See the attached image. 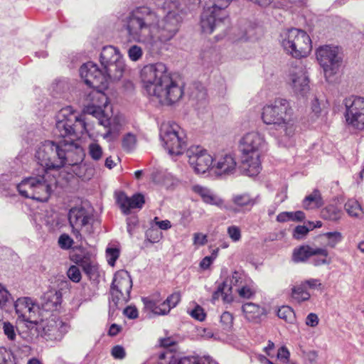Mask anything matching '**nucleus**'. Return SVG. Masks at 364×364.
I'll use <instances>...</instances> for the list:
<instances>
[{
  "mask_svg": "<svg viewBox=\"0 0 364 364\" xmlns=\"http://www.w3.org/2000/svg\"><path fill=\"white\" fill-rule=\"evenodd\" d=\"M220 296L223 297V300L225 302L229 303L232 301L231 287L228 284L227 280L218 285L217 290L213 294L212 300L215 301Z\"/></svg>",
  "mask_w": 364,
  "mask_h": 364,
  "instance_id": "nucleus-29",
  "label": "nucleus"
},
{
  "mask_svg": "<svg viewBox=\"0 0 364 364\" xmlns=\"http://www.w3.org/2000/svg\"><path fill=\"white\" fill-rule=\"evenodd\" d=\"M328 240L327 246L333 248L343 240L342 234L340 232H328L323 235Z\"/></svg>",
  "mask_w": 364,
  "mask_h": 364,
  "instance_id": "nucleus-41",
  "label": "nucleus"
},
{
  "mask_svg": "<svg viewBox=\"0 0 364 364\" xmlns=\"http://www.w3.org/2000/svg\"><path fill=\"white\" fill-rule=\"evenodd\" d=\"M191 316L198 321H202L205 318V314L202 307L197 306L190 312Z\"/></svg>",
  "mask_w": 364,
  "mask_h": 364,
  "instance_id": "nucleus-56",
  "label": "nucleus"
},
{
  "mask_svg": "<svg viewBox=\"0 0 364 364\" xmlns=\"http://www.w3.org/2000/svg\"><path fill=\"white\" fill-rule=\"evenodd\" d=\"M103 114L104 112L100 117H97L99 119L100 124L103 125L107 129L102 136L105 139L112 140L118 135L120 125L115 122V119H105L104 117L101 119Z\"/></svg>",
  "mask_w": 364,
  "mask_h": 364,
  "instance_id": "nucleus-26",
  "label": "nucleus"
},
{
  "mask_svg": "<svg viewBox=\"0 0 364 364\" xmlns=\"http://www.w3.org/2000/svg\"><path fill=\"white\" fill-rule=\"evenodd\" d=\"M262 119L266 124H273V105H267L264 106L262 112Z\"/></svg>",
  "mask_w": 364,
  "mask_h": 364,
  "instance_id": "nucleus-47",
  "label": "nucleus"
},
{
  "mask_svg": "<svg viewBox=\"0 0 364 364\" xmlns=\"http://www.w3.org/2000/svg\"><path fill=\"white\" fill-rule=\"evenodd\" d=\"M73 243V239L67 234H62L58 238V245L63 250L70 249Z\"/></svg>",
  "mask_w": 364,
  "mask_h": 364,
  "instance_id": "nucleus-52",
  "label": "nucleus"
},
{
  "mask_svg": "<svg viewBox=\"0 0 364 364\" xmlns=\"http://www.w3.org/2000/svg\"><path fill=\"white\" fill-rule=\"evenodd\" d=\"M328 252L326 248L316 246L301 245L294 250L292 259L295 262H303L308 259L315 266L329 264Z\"/></svg>",
  "mask_w": 364,
  "mask_h": 364,
  "instance_id": "nucleus-14",
  "label": "nucleus"
},
{
  "mask_svg": "<svg viewBox=\"0 0 364 364\" xmlns=\"http://www.w3.org/2000/svg\"><path fill=\"white\" fill-rule=\"evenodd\" d=\"M276 125L284 128L288 139L291 138L295 132L296 118L289 102L285 99H274V127Z\"/></svg>",
  "mask_w": 364,
  "mask_h": 364,
  "instance_id": "nucleus-11",
  "label": "nucleus"
},
{
  "mask_svg": "<svg viewBox=\"0 0 364 364\" xmlns=\"http://www.w3.org/2000/svg\"><path fill=\"white\" fill-rule=\"evenodd\" d=\"M166 300L168 303L169 306L173 309L176 307L181 301V294L178 291L173 292L170 296H168Z\"/></svg>",
  "mask_w": 364,
  "mask_h": 364,
  "instance_id": "nucleus-59",
  "label": "nucleus"
},
{
  "mask_svg": "<svg viewBox=\"0 0 364 364\" xmlns=\"http://www.w3.org/2000/svg\"><path fill=\"white\" fill-rule=\"evenodd\" d=\"M79 266L82 268L89 279H92L97 276V267L92 264L88 260H82L79 264Z\"/></svg>",
  "mask_w": 364,
  "mask_h": 364,
  "instance_id": "nucleus-42",
  "label": "nucleus"
},
{
  "mask_svg": "<svg viewBox=\"0 0 364 364\" xmlns=\"http://www.w3.org/2000/svg\"><path fill=\"white\" fill-rule=\"evenodd\" d=\"M121 58L122 56L119 50L112 46L103 47L100 55V61L103 68Z\"/></svg>",
  "mask_w": 364,
  "mask_h": 364,
  "instance_id": "nucleus-23",
  "label": "nucleus"
},
{
  "mask_svg": "<svg viewBox=\"0 0 364 364\" xmlns=\"http://www.w3.org/2000/svg\"><path fill=\"white\" fill-rule=\"evenodd\" d=\"M321 215L324 220L335 221L341 217V210L337 205L331 204L321 210Z\"/></svg>",
  "mask_w": 364,
  "mask_h": 364,
  "instance_id": "nucleus-33",
  "label": "nucleus"
},
{
  "mask_svg": "<svg viewBox=\"0 0 364 364\" xmlns=\"http://www.w3.org/2000/svg\"><path fill=\"white\" fill-rule=\"evenodd\" d=\"M203 1L204 6L200 14V26L203 33L210 34L216 28L228 22L227 8L211 0Z\"/></svg>",
  "mask_w": 364,
  "mask_h": 364,
  "instance_id": "nucleus-10",
  "label": "nucleus"
},
{
  "mask_svg": "<svg viewBox=\"0 0 364 364\" xmlns=\"http://www.w3.org/2000/svg\"><path fill=\"white\" fill-rule=\"evenodd\" d=\"M12 304V299L11 294L6 289L0 284V322H1L3 316L2 312L9 311V308Z\"/></svg>",
  "mask_w": 364,
  "mask_h": 364,
  "instance_id": "nucleus-30",
  "label": "nucleus"
},
{
  "mask_svg": "<svg viewBox=\"0 0 364 364\" xmlns=\"http://www.w3.org/2000/svg\"><path fill=\"white\" fill-rule=\"evenodd\" d=\"M178 364H215L209 355L186 356L181 358Z\"/></svg>",
  "mask_w": 364,
  "mask_h": 364,
  "instance_id": "nucleus-34",
  "label": "nucleus"
},
{
  "mask_svg": "<svg viewBox=\"0 0 364 364\" xmlns=\"http://www.w3.org/2000/svg\"><path fill=\"white\" fill-rule=\"evenodd\" d=\"M48 171L43 173L42 168L36 175L24 178L18 183L16 176L11 173L0 176V193L9 196L13 195L14 189L25 198L38 201H47L52 191V182L46 178Z\"/></svg>",
  "mask_w": 364,
  "mask_h": 364,
  "instance_id": "nucleus-4",
  "label": "nucleus"
},
{
  "mask_svg": "<svg viewBox=\"0 0 364 364\" xmlns=\"http://www.w3.org/2000/svg\"><path fill=\"white\" fill-rule=\"evenodd\" d=\"M68 277L74 282H79L81 279V273L79 267L71 266L67 272Z\"/></svg>",
  "mask_w": 364,
  "mask_h": 364,
  "instance_id": "nucleus-50",
  "label": "nucleus"
},
{
  "mask_svg": "<svg viewBox=\"0 0 364 364\" xmlns=\"http://www.w3.org/2000/svg\"><path fill=\"white\" fill-rule=\"evenodd\" d=\"M11 299L12 304L11 307H8L9 308V311L8 312H10L11 310L14 308L18 318H21L23 321L34 324L37 323L36 317V314L39 311V307L37 304L33 302L31 298H19L15 302L12 297Z\"/></svg>",
  "mask_w": 364,
  "mask_h": 364,
  "instance_id": "nucleus-17",
  "label": "nucleus"
},
{
  "mask_svg": "<svg viewBox=\"0 0 364 364\" xmlns=\"http://www.w3.org/2000/svg\"><path fill=\"white\" fill-rule=\"evenodd\" d=\"M212 169L218 176H230L237 171L235 158L231 154H225L215 159Z\"/></svg>",
  "mask_w": 364,
  "mask_h": 364,
  "instance_id": "nucleus-20",
  "label": "nucleus"
},
{
  "mask_svg": "<svg viewBox=\"0 0 364 364\" xmlns=\"http://www.w3.org/2000/svg\"><path fill=\"white\" fill-rule=\"evenodd\" d=\"M220 322L224 329H230L232 326L233 316L228 311H225L220 316Z\"/></svg>",
  "mask_w": 364,
  "mask_h": 364,
  "instance_id": "nucleus-51",
  "label": "nucleus"
},
{
  "mask_svg": "<svg viewBox=\"0 0 364 364\" xmlns=\"http://www.w3.org/2000/svg\"><path fill=\"white\" fill-rule=\"evenodd\" d=\"M347 125L357 130L364 129V98L350 96L343 100Z\"/></svg>",
  "mask_w": 364,
  "mask_h": 364,
  "instance_id": "nucleus-12",
  "label": "nucleus"
},
{
  "mask_svg": "<svg viewBox=\"0 0 364 364\" xmlns=\"http://www.w3.org/2000/svg\"><path fill=\"white\" fill-rule=\"evenodd\" d=\"M318 317L314 313H310L306 318V324L311 327H316L318 324Z\"/></svg>",
  "mask_w": 364,
  "mask_h": 364,
  "instance_id": "nucleus-61",
  "label": "nucleus"
},
{
  "mask_svg": "<svg viewBox=\"0 0 364 364\" xmlns=\"http://www.w3.org/2000/svg\"><path fill=\"white\" fill-rule=\"evenodd\" d=\"M117 203L122 212L127 215L132 209L141 208L145 200L144 196L141 193H136L129 197L124 192H120L117 196Z\"/></svg>",
  "mask_w": 364,
  "mask_h": 364,
  "instance_id": "nucleus-21",
  "label": "nucleus"
},
{
  "mask_svg": "<svg viewBox=\"0 0 364 364\" xmlns=\"http://www.w3.org/2000/svg\"><path fill=\"white\" fill-rule=\"evenodd\" d=\"M249 279H250L247 278L244 273L235 271L233 272L231 277L229 279H227L226 280L232 289V286L238 287V288L240 287Z\"/></svg>",
  "mask_w": 364,
  "mask_h": 364,
  "instance_id": "nucleus-40",
  "label": "nucleus"
},
{
  "mask_svg": "<svg viewBox=\"0 0 364 364\" xmlns=\"http://www.w3.org/2000/svg\"><path fill=\"white\" fill-rule=\"evenodd\" d=\"M106 256L108 264L111 266H114L119 256V250L115 247H108L106 250Z\"/></svg>",
  "mask_w": 364,
  "mask_h": 364,
  "instance_id": "nucleus-49",
  "label": "nucleus"
},
{
  "mask_svg": "<svg viewBox=\"0 0 364 364\" xmlns=\"http://www.w3.org/2000/svg\"><path fill=\"white\" fill-rule=\"evenodd\" d=\"M132 288V280L129 272L126 270L117 272L109 290V316H113L121 306L129 301Z\"/></svg>",
  "mask_w": 364,
  "mask_h": 364,
  "instance_id": "nucleus-7",
  "label": "nucleus"
},
{
  "mask_svg": "<svg viewBox=\"0 0 364 364\" xmlns=\"http://www.w3.org/2000/svg\"><path fill=\"white\" fill-rule=\"evenodd\" d=\"M228 234L233 242H237L241 239L240 229L235 225L228 228Z\"/></svg>",
  "mask_w": 364,
  "mask_h": 364,
  "instance_id": "nucleus-53",
  "label": "nucleus"
},
{
  "mask_svg": "<svg viewBox=\"0 0 364 364\" xmlns=\"http://www.w3.org/2000/svg\"><path fill=\"white\" fill-rule=\"evenodd\" d=\"M80 74L85 84L93 88L85 94L84 110L95 117H99L108 103V97L103 92L108 87L107 76L92 62L84 63L80 68Z\"/></svg>",
  "mask_w": 364,
  "mask_h": 364,
  "instance_id": "nucleus-5",
  "label": "nucleus"
},
{
  "mask_svg": "<svg viewBox=\"0 0 364 364\" xmlns=\"http://www.w3.org/2000/svg\"><path fill=\"white\" fill-rule=\"evenodd\" d=\"M127 54L131 60L136 62L141 58L143 50L139 46L133 45L128 49Z\"/></svg>",
  "mask_w": 364,
  "mask_h": 364,
  "instance_id": "nucleus-46",
  "label": "nucleus"
},
{
  "mask_svg": "<svg viewBox=\"0 0 364 364\" xmlns=\"http://www.w3.org/2000/svg\"><path fill=\"white\" fill-rule=\"evenodd\" d=\"M136 144V136L132 134H127L125 135L122 140L123 149L127 151L133 150Z\"/></svg>",
  "mask_w": 364,
  "mask_h": 364,
  "instance_id": "nucleus-43",
  "label": "nucleus"
},
{
  "mask_svg": "<svg viewBox=\"0 0 364 364\" xmlns=\"http://www.w3.org/2000/svg\"><path fill=\"white\" fill-rule=\"evenodd\" d=\"M186 155L188 159V163L197 173H204L214 164L212 156L200 146L189 147Z\"/></svg>",
  "mask_w": 364,
  "mask_h": 364,
  "instance_id": "nucleus-16",
  "label": "nucleus"
},
{
  "mask_svg": "<svg viewBox=\"0 0 364 364\" xmlns=\"http://www.w3.org/2000/svg\"><path fill=\"white\" fill-rule=\"evenodd\" d=\"M151 1L158 9L166 13L165 16L161 18L154 9L140 6L126 14L122 23L130 39L144 44L152 51H156L178 33L181 21L178 11H184L195 0Z\"/></svg>",
  "mask_w": 364,
  "mask_h": 364,
  "instance_id": "nucleus-1",
  "label": "nucleus"
},
{
  "mask_svg": "<svg viewBox=\"0 0 364 364\" xmlns=\"http://www.w3.org/2000/svg\"><path fill=\"white\" fill-rule=\"evenodd\" d=\"M140 76L146 94L157 100L161 105H173L183 95L182 86L173 79L163 63L144 66Z\"/></svg>",
  "mask_w": 364,
  "mask_h": 364,
  "instance_id": "nucleus-3",
  "label": "nucleus"
},
{
  "mask_svg": "<svg viewBox=\"0 0 364 364\" xmlns=\"http://www.w3.org/2000/svg\"><path fill=\"white\" fill-rule=\"evenodd\" d=\"M123 312L130 319H134L138 317V311L134 306H128L124 309Z\"/></svg>",
  "mask_w": 364,
  "mask_h": 364,
  "instance_id": "nucleus-62",
  "label": "nucleus"
},
{
  "mask_svg": "<svg viewBox=\"0 0 364 364\" xmlns=\"http://www.w3.org/2000/svg\"><path fill=\"white\" fill-rule=\"evenodd\" d=\"M3 331L9 341H15L16 338V327L13 324L9 322H3Z\"/></svg>",
  "mask_w": 364,
  "mask_h": 364,
  "instance_id": "nucleus-48",
  "label": "nucleus"
},
{
  "mask_svg": "<svg viewBox=\"0 0 364 364\" xmlns=\"http://www.w3.org/2000/svg\"><path fill=\"white\" fill-rule=\"evenodd\" d=\"M310 230V228H307L305 225H298L294 230L293 236L296 239H301Z\"/></svg>",
  "mask_w": 364,
  "mask_h": 364,
  "instance_id": "nucleus-55",
  "label": "nucleus"
},
{
  "mask_svg": "<svg viewBox=\"0 0 364 364\" xmlns=\"http://www.w3.org/2000/svg\"><path fill=\"white\" fill-rule=\"evenodd\" d=\"M240 297L250 299L255 293L253 284L251 279H249L240 287L236 290Z\"/></svg>",
  "mask_w": 364,
  "mask_h": 364,
  "instance_id": "nucleus-39",
  "label": "nucleus"
},
{
  "mask_svg": "<svg viewBox=\"0 0 364 364\" xmlns=\"http://www.w3.org/2000/svg\"><path fill=\"white\" fill-rule=\"evenodd\" d=\"M264 354H255V358L260 363V364H273L271 361L272 358V353L273 352V343L269 341L267 346L263 348Z\"/></svg>",
  "mask_w": 364,
  "mask_h": 364,
  "instance_id": "nucleus-36",
  "label": "nucleus"
},
{
  "mask_svg": "<svg viewBox=\"0 0 364 364\" xmlns=\"http://www.w3.org/2000/svg\"><path fill=\"white\" fill-rule=\"evenodd\" d=\"M111 354L115 359L119 360H122L126 356L124 348L119 345L115 346L112 348Z\"/></svg>",
  "mask_w": 364,
  "mask_h": 364,
  "instance_id": "nucleus-54",
  "label": "nucleus"
},
{
  "mask_svg": "<svg viewBox=\"0 0 364 364\" xmlns=\"http://www.w3.org/2000/svg\"><path fill=\"white\" fill-rule=\"evenodd\" d=\"M105 74L107 76V85L109 80H119L123 76L125 70V64L123 58L116 60L114 63L107 65L103 68Z\"/></svg>",
  "mask_w": 364,
  "mask_h": 364,
  "instance_id": "nucleus-22",
  "label": "nucleus"
},
{
  "mask_svg": "<svg viewBox=\"0 0 364 364\" xmlns=\"http://www.w3.org/2000/svg\"><path fill=\"white\" fill-rule=\"evenodd\" d=\"M38 335L47 341H60L68 332V326L61 321L49 319L35 324Z\"/></svg>",
  "mask_w": 364,
  "mask_h": 364,
  "instance_id": "nucleus-15",
  "label": "nucleus"
},
{
  "mask_svg": "<svg viewBox=\"0 0 364 364\" xmlns=\"http://www.w3.org/2000/svg\"><path fill=\"white\" fill-rule=\"evenodd\" d=\"M88 153L90 157L95 160L98 161L102 158V149L97 143H91L88 146Z\"/></svg>",
  "mask_w": 364,
  "mask_h": 364,
  "instance_id": "nucleus-45",
  "label": "nucleus"
},
{
  "mask_svg": "<svg viewBox=\"0 0 364 364\" xmlns=\"http://www.w3.org/2000/svg\"><path fill=\"white\" fill-rule=\"evenodd\" d=\"M316 58L323 69L326 79L338 71L342 60L338 47L328 45L317 49Z\"/></svg>",
  "mask_w": 364,
  "mask_h": 364,
  "instance_id": "nucleus-13",
  "label": "nucleus"
},
{
  "mask_svg": "<svg viewBox=\"0 0 364 364\" xmlns=\"http://www.w3.org/2000/svg\"><path fill=\"white\" fill-rule=\"evenodd\" d=\"M195 193L199 194L203 198V201L206 203L215 205L217 206H221L223 203V200L215 196L211 191L201 186L196 185L193 188Z\"/></svg>",
  "mask_w": 364,
  "mask_h": 364,
  "instance_id": "nucleus-28",
  "label": "nucleus"
},
{
  "mask_svg": "<svg viewBox=\"0 0 364 364\" xmlns=\"http://www.w3.org/2000/svg\"><path fill=\"white\" fill-rule=\"evenodd\" d=\"M277 359L282 364H288L290 363V352L285 346H282L278 348Z\"/></svg>",
  "mask_w": 364,
  "mask_h": 364,
  "instance_id": "nucleus-44",
  "label": "nucleus"
},
{
  "mask_svg": "<svg viewBox=\"0 0 364 364\" xmlns=\"http://www.w3.org/2000/svg\"><path fill=\"white\" fill-rule=\"evenodd\" d=\"M159 136L170 155L179 156L186 150V134L178 124L173 122L162 124Z\"/></svg>",
  "mask_w": 364,
  "mask_h": 364,
  "instance_id": "nucleus-9",
  "label": "nucleus"
},
{
  "mask_svg": "<svg viewBox=\"0 0 364 364\" xmlns=\"http://www.w3.org/2000/svg\"><path fill=\"white\" fill-rule=\"evenodd\" d=\"M345 209L351 217L359 218L363 213L360 203L354 199H350L346 203Z\"/></svg>",
  "mask_w": 364,
  "mask_h": 364,
  "instance_id": "nucleus-37",
  "label": "nucleus"
},
{
  "mask_svg": "<svg viewBox=\"0 0 364 364\" xmlns=\"http://www.w3.org/2000/svg\"><path fill=\"white\" fill-rule=\"evenodd\" d=\"M309 78L301 64L292 65L289 70L288 82L297 95H304L309 90Z\"/></svg>",
  "mask_w": 364,
  "mask_h": 364,
  "instance_id": "nucleus-18",
  "label": "nucleus"
},
{
  "mask_svg": "<svg viewBox=\"0 0 364 364\" xmlns=\"http://www.w3.org/2000/svg\"><path fill=\"white\" fill-rule=\"evenodd\" d=\"M142 301L145 308L156 315H166L171 309V307L169 306V304L166 300L161 304H159V301L156 299H151L150 298L146 297L143 298Z\"/></svg>",
  "mask_w": 364,
  "mask_h": 364,
  "instance_id": "nucleus-25",
  "label": "nucleus"
},
{
  "mask_svg": "<svg viewBox=\"0 0 364 364\" xmlns=\"http://www.w3.org/2000/svg\"><path fill=\"white\" fill-rule=\"evenodd\" d=\"M232 200L236 205L248 208H251L257 203L256 198L247 193L234 195Z\"/></svg>",
  "mask_w": 364,
  "mask_h": 364,
  "instance_id": "nucleus-31",
  "label": "nucleus"
},
{
  "mask_svg": "<svg viewBox=\"0 0 364 364\" xmlns=\"http://www.w3.org/2000/svg\"><path fill=\"white\" fill-rule=\"evenodd\" d=\"M158 218H155L154 220L156 221V224L158 225V227L161 230H168L171 228V222L168 220H161V221H156Z\"/></svg>",
  "mask_w": 364,
  "mask_h": 364,
  "instance_id": "nucleus-64",
  "label": "nucleus"
},
{
  "mask_svg": "<svg viewBox=\"0 0 364 364\" xmlns=\"http://www.w3.org/2000/svg\"><path fill=\"white\" fill-rule=\"evenodd\" d=\"M193 245L198 246H203L208 242V237L206 235L196 232L193 234Z\"/></svg>",
  "mask_w": 364,
  "mask_h": 364,
  "instance_id": "nucleus-57",
  "label": "nucleus"
},
{
  "mask_svg": "<svg viewBox=\"0 0 364 364\" xmlns=\"http://www.w3.org/2000/svg\"><path fill=\"white\" fill-rule=\"evenodd\" d=\"M54 135L60 138H69L58 143L45 141L36 150L35 158L42 166L43 173L58 170L65 166H75L84 159L82 148L75 142L87 132L86 123L82 115L72 107L62 108L55 116Z\"/></svg>",
  "mask_w": 364,
  "mask_h": 364,
  "instance_id": "nucleus-2",
  "label": "nucleus"
},
{
  "mask_svg": "<svg viewBox=\"0 0 364 364\" xmlns=\"http://www.w3.org/2000/svg\"><path fill=\"white\" fill-rule=\"evenodd\" d=\"M277 316L285 322L293 323L296 321L294 310L289 306H282L277 311Z\"/></svg>",
  "mask_w": 364,
  "mask_h": 364,
  "instance_id": "nucleus-38",
  "label": "nucleus"
},
{
  "mask_svg": "<svg viewBox=\"0 0 364 364\" xmlns=\"http://www.w3.org/2000/svg\"><path fill=\"white\" fill-rule=\"evenodd\" d=\"M291 297L296 302L301 303L308 301L311 294L307 291V289L300 283L291 288Z\"/></svg>",
  "mask_w": 364,
  "mask_h": 364,
  "instance_id": "nucleus-32",
  "label": "nucleus"
},
{
  "mask_svg": "<svg viewBox=\"0 0 364 364\" xmlns=\"http://www.w3.org/2000/svg\"><path fill=\"white\" fill-rule=\"evenodd\" d=\"M306 289H318L321 287V283L318 279H310L301 282Z\"/></svg>",
  "mask_w": 364,
  "mask_h": 364,
  "instance_id": "nucleus-58",
  "label": "nucleus"
},
{
  "mask_svg": "<svg viewBox=\"0 0 364 364\" xmlns=\"http://www.w3.org/2000/svg\"><path fill=\"white\" fill-rule=\"evenodd\" d=\"M304 358L306 361L310 364L315 363L318 358V353L316 350H309L308 352H304Z\"/></svg>",
  "mask_w": 364,
  "mask_h": 364,
  "instance_id": "nucleus-60",
  "label": "nucleus"
},
{
  "mask_svg": "<svg viewBox=\"0 0 364 364\" xmlns=\"http://www.w3.org/2000/svg\"><path fill=\"white\" fill-rule=\"evenodd\" d=\"M52 91L53 95H63L65 97L66 94L70 91V84L66 79H60L55 80L52 84Z\"/></svg>",
  "mask_w": 364,
  "mask_h": 364,
  "instance_id": "nucleus-35",
  "label": "nucleus"
},
{
  "mask_svg": "<svg viewBox=\"0 0 364 364\" xmlns=\"http://www.w3.org/2000/svg\"><path fill=\"white\" fill-rule=\"evenodd\" d=\"M238 148L241 152V169L249 176H257L261 170V155L268 149L263 136L251 132L243 136L239 141Z\"/></svg>",
  "mask_w": 364,
  "mask_h": 364,
  "instance_id": "nucleus-6",
  "label": "nucleus"
},
{
  "mask_svg": "<svg viewBox=\"0 0 364 364\" xmlns=\"http://www.w3.org/2000/svg\"><path fill=\"white\" fill-rule=\"evenodd\" d=\"M68 220L71 227H80L85 228V231L91 234L94 223V216L84 207H74L68 213Z\"/></svg>",
  "mask_w": 364,
  "mask_h": 364,
  "instance_id": "nucleus-19",
  "label": "nucleus"
},
{
  "mask_svg": "<svg viewBox=\"0 0 364 364\" xmlns=\"http://www.w3.org/2000/svg\"><path fill=\"white\" fill-rule=\"evenodd\" d=\"M323 204L320 191L314 189L311 193L306 196L302 201V207L306 210H314L321 207Z\"/></svg>",
  "mask_w": 364,
  "mask_h": 364,
  "instance_id": "nucleus-27",
  "label": "nucleus"
},
{
  "mask_svg": "<svg viewBox=\"0 0 364 364\" xmlns=\"http://www.w3.org/2000/svg\"><path fill=\"white\" fill-rule=\"evenodd\" d=\"M290 218L291 221H302L305 219V214L301 210L290 212Z\"/></svg>",
  "mask_w": 364,
  "mask_h": 364,
  "instance_id": "nucleus-63",
  "label": "nucleus"
},
{
  "mask_svg": "<svg viewBox=\"0 0 364 364\" xmlns=\"http://www.w3.org/2000/svg\"><path fill=\"white\" fill-rule=\"evenodd\" d=\"M242 309L245 318L252 322H258L261 317L266 314L264 308L251 302L243 304Z\"/></svg>",
  "mask_w": 364,
  "mask_h": 364,
  "instance_id": "nucleus-24",
  "label": "nucleus"
},
{
  "mask_svg": "<svg viewBox=\"0 0 364 364\" xmlns=\"http://www.w3.org/2000/svg\"><path fill=\"white\" fill-rule=\"evenodd\" d=\"M280 36L282 47L294 58L306 57L312 49L311 38L303 30L289 28L283 31Z\"/></svg>",
  "mask_w": 364,
  "mask_h": 364,
  "instance_id": "nucleus-8",
  "label": "nucleus"
}]
</instances>
